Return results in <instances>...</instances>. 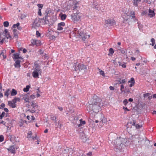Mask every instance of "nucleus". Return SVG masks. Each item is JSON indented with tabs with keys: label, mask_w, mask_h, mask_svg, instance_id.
<instances>
[{
	"label": "nucleus",
	"mask_w": 156,
	"mask_h": 156,
	"mask_svg": "<svg viewBox=\"0 0 156 156\" xmlns=\"http://www.w3.org/2000/svg\"><path fill=\"white\" fill-rule=\"evenodd\" d=\"M101 101V99L100 98L96 95H94L93 96L92 104L90 105L89 106H88L87 108V110H92L96 111L95 108H96L98 109H99Z\"/></svg>",
	"instance_id": "1"
},
{
	"label": "nucleus",
	"mask_w": 156,
	"mask_h": 156,
	"mask_svg": "<svg viewBox=\"0 0 156 156\" xmlns=\"http://www.w3.org/2000/svg\"><path fill=\"white\" fill-rule=\"evenodd\" d=\"M73 32L75 34L76 37L82 39L83 41H85L87 38H89L90 37L89 35H87L84 30L81 29L78 30L77 28H75Z\"/></svg>",
	"instance_id": "2"
},
{
	"label": "nucleus",
	"mask_w": 156,
	"mask_h": 156,
	"mask_svg": "<svg viewBox=\"0 0 156 156\" xmlns=\"http://www.w3.org/2000/svg\"><path fill=\"white\" fill-rule=\"evenodd\" d=\"M34 71L32 73V75L34 78H37L39 77V74H41L42 70L41 69V67L37 63H34Z\"/></svg>",
	"instance_id": "3"
},
{
	"label": "nucleus",
	"mask_w": 156,
	"mask_h": 156,
	"mask_svg": "<svg viewBox=\"0 0 156 156\" xmlns=\"http://www.w3.org/2000/svg\"><path fill=\"white\" fill-rule=\"evenodd\" d=\"M71 20L74 23H77L81 21V16L80 12L77 11L71 15Z\"/></svg>",
	"instance_id": "4"
},
{
	"label": "nucleus",
	"mask_w": 156,
	"mask_h": 156,
	"mask_svg": "<svg viewBox=\"0 0 156 156\" xmlns=\"http://www.w3.org/2000/svg\"><path fill=\"white\" fill-rule=\"evenodd\" d=\"M69 4L71 7V9L73 10H77L80 8L79 2L75 1L70 0L69 1Z\"/></svg>",
	"instance_id": "5"
},
{
	"label": "nucleus",
	"mask_w": 156,
	"mask_h": 156,
	"mask_svg": "<svg viewBox=\"0 0 156 156\" xmlns=\"http://www.w3.org/2000/svg\"><path fill=\"white\" fill-rule=\"evenodd\" d=\"M14 145L10 146L7 149V150L10 151L11 153L14 154L16 153V151L18 148Z\"/></svg>",
	"instance_id": "6"
},
{
	"label": "nucleus",
	"mask_w": 156,
	"mask_h": 156,
	"mask_svg": "<svg viewBox=\"0 0 156 156\" xmlns=\"http://www.w3.org/2000/svg\"><path fill=\"white\" fill-rule=\"evenodd\" d=\"M86 69H87V67L85 65L79 63L76 67H75V69L76 71H77L78 69L80 70Z\"/></svg>",
	"instance_id": "7"
},
{
	"label": "nucleus",
	"mask_w": 156,
	"mask_h": 156,
	"mask_svg": "<svg viewBox=\"0 0 156 156\" xmlns=\"http://www.w3.org/2000/svg\"><path fill=\"white\" fill-rule=\"evenodd\" d=\"M105 23L110 24L111 26H113L115 24V22L113 19H108L105 20Z\"/></svg>",
	"instance_id": "8"
},
{
	"label": "nucleus",
	"mask_w": 156,
	"mask_h": 156,
	"mask_svg": "<svg viewBox=\"0 0 156 156\" xmlns=\"http://www.w3.org/2000/svg\"><path fill=\"white\" fill-rule=\"evenodd\" d=\"M31 43L33 46L36 45V46H39L41 44V41L36 39H33Z\"/></svg>",
	"instance_id": "9"
},
{
	"label": "nucleus",
	"mask_w": 156,
	"mask_h": 156,
	"mask_svg": "<svg viewBox=\"0 0 156 156\" xmlns=\"http://www.w3.org/2000/svg\"><path fill=\"white\" fill-rule=\"evenodd\" d=\"M40 26L38 20L37 19H35L32 24V27L36 28L37 27H38Z\"/></svg>",
	"instance_id": "10"
},
{
	"label": "nucleus",
	"mask_w": 156,
	"mask_h": 156,
	"mask_svg": "<svg viewBox=\"0 0 156 156\" xmlns=\"http://www.w3.org/2000/svg\"><path fill=\"white\" fill-rule=\"evenodd\" d=\"M20 98L22 100H24L26 102H29L28 96L27 94H22L20 96Z\"/></svg>",
	"instance_id": "11"
},
{
	"label": "nucleus",
	"mask_w": 156,
	"mask_h": 156,
	"mask_svg": "<svg viewBox=\"0 0 156 156\" xmlns=\"http://www.w3.org/2000/svg\"><path fill=\"white\" fill-rule=\"evenodd\" d=\"M65 23L64 22H61L58 23V24L57 30H63V27L65 26Z\"/></svg>",
	"instance_id": "12"
},
{
	"label": "nucleus",
	"mask_w": 156,
	"mask_h": 156,
	"mask_svg": "<svg viewBox=\"0 0 156 156\" xmlns=\"http://www.w3.org/2000/svg\"><path fill=\"white\" fill-rule=\"evenodd\" d=\"M13 33V38H15L16 40H17L18 38V34L19 33L16 29H14L12 31Z\"/></svg>",
	"instance_id": "13"
},
{
	"label": "nucleus",
	"mask_w": 156,
	"mask_h": 156,
	"mask_svg": "<svg viewBox=\"0 0 156 156\" xmlns=\"http://www.w3.org/2000/svg\"><path fill=\"white\" fill-rule=\"evenodd\" d=\"M12 58L14 60L18 59H23V58L21 56H20L19 54L18 53H16L14 54Z\"/></svg>",
	"instance_id": "14"
},
{
	"label": "nucleus",
	"mask_w": 156,
	"mask_h": 156,
	"mask_svg": "<svg viewBox=\"0 0 156 156\" xmlns=\"http://www.w3.org/2000/svg\"><path fill=\"white\" fill-rule=\"evenodd\" d=\"M8 105L12 108H15L16 107V103L13 101L12 100L11 101H8Z\"/></svg>",
	"instance_id": "15"
},
{
	"label": "nucleus",
	"mask_w": 156,
	"mask_h": 156,
	"mask_svg": "<svg viewBox=\"0 0 156 156\" xmlns=\"http://www.w3.org/2000/svg\"><path fill=\"white\" fill-rule=\"evenodd\" d=\"M98 116L100 118L99 122H105V118L104 117V115L102 114H100L98 115Z\"/></svg>",
	"instance_id": "16"
},
{
	"label": "nucleus",
	"mask_w": 156,
	"mask_h": 156,
	"mask_svg": "<svg viewBox=\"0 0 156 156\" xmlns=\"http://www.w3.org/2000/svg\"><path fill=\"white\" fill-rule=\"evenodd\" d=\"M21 61L19 60H17L15 61V63L14 66L16 68H20L21 66H20Z\"/></svg>",
	"instance_id": "17"
},
{
	"label": "nucleus",
	"mask_w": 156,
	"mask_h": 156,
	"mask_svg": "<svg viewBox=\"0 0 156 156\" xmlns=\"http://www.w3.org/2000/svg\"><path fill=\"white\" fill-rule=\"evenodd\" d=\"M51 11L50 10H47L46 11L44 15L46 17H48L51 15Z\"/></svg>",
	"instance_id": "18"
},
{
	"label": "nucleus",
	"mask_w": 156,
	"mask_h": 156,
	"mask_svg": "<svg viewBox=\"0 0 156 156\" xmlns=\"http://www.w3.org/2000/svg\"><path fill=\"white\" fill-rule=\"evenodd\" d=\"M20 23H17L16 24H14L12 27L13 28H16L19 30H21V27L20 26Z\"/></svg>",
	"instance_id": "19"
},
{
	"label": "nucleus",
	"mask_w": 156,
	"mask_h": 156,
	"mask_svg": "<svg viewBox=\"0 0 156 156\" xmlns=\"http://www.w3.org/2000/svg\"><path fill=\"white\" fill-rule=\"evenodd\" d=\"M59 16L60 17L61 19L62 20H64L66 19L67 17V15L66 14H63L62 13H61L59 14Z\"/></svg>",
	"instance_id": "20"
},
{
	"label": "nucleus",
	"mask_w": 156,
	"mask_h": 156,
	"mask_svg": "<svg viewBox=\"0 0 156 156\" xmlns=\"http://www.w3.org/2000/svg\"><path fill=\"white\" fill-rule=\"evenodd\" d=\"M41 20H44V24H48L49 21L48 19V17H46L44 16L43 18L41 19Z\"/></svg>",
	"instance_id": "21"
},
{
	"label": "nucleus",
	"mask_w": 156,
	"mask_h": 156,
	"mask_svg": "<svg viewBox=\"0 0 156 156\" xmlns=\"http://www.w3.org/2000/svg\"><path fill=\"white\" fill-rule=\"evenodd\" d=\"M129 82H131V83L129 84V86L130 87H132L134 85L135 83V81L134 78L133 77L131 78L130 81H129Z\"/></svg>",
	"instance_id": "22"
},
{
	"label": "nucleus",
	"mask_w": 156,
	"mask_h": 156,
	"mask_svg": "<svg viewBox=\"0 0 156 156\" xmlns=\"http://www.w3.org/2000/svg\"><path fill=\"white\" fill-rule=\"evenodd\" d=\"M148 15L150 17H153L155 15L154 11L149 9Z\"/></svg>",
	"instance_id": "23"
},
{
	"label": "nucleus",
	"mask_w": 156,
	"mask_h": 156,
	"mask_svg": "<svg viewBox=\"0 0 156 156\" xmlns=\"http://www.w3.org/2000/svg\"><path fill=\"white\" fill-rule=\"evenodd\" d=\"M31 106L34 109L35 108H37L38 107V105L36 103H35L34 101H33L31 102Z\"/></svg>",
	"instance_id": "24"
},
{
	"label": "nucleus",
	"mask_w": 156,
	"mask_h": 156,
	"mask_svg": "<svg viewBox=\"0 0 156 156\" xmlns=\"http://www.w3.org/2000/svg\"><path fill=\"white\" fill-rule=\"evenodd\" d=\"M119 66H121L123 68H126V63L124 62H118Z\"/></svg>",
	"instance_id": "25"
},
{
	"label": "nucleus",
	"mask_w": 156,
	"mask_h": 156,
	"mask_svg": "<svg viewBox=\"0 0 156 156\" xmlns=\"http://www.w3.org/2000/svg\"><path fill=\"white\" fill-rule=\"evenodd\" d=\"M17 91L16 90H15L14 89H13L12 90V91L11 92V95L12 96H15L17 94Z\"/></svg>",
	"instance_id": "26"
},
{
	"label": "nucleus",
	"mask_w": 156,
	"mask_h": 156,
	"mask_svg": "<svg viewBox=\"0 0 156 156\" xmlns=\"http://www.w3.org/2000/svg\"><path fill=\"white\" fill-rule=\"evenodd\" d=\"M30 88V86L29 85H27L26 87L24 88L23 89V91L25 92H27L29 90V89Z\"/></svg>",
	"instance_id": "27"
},
{
	"label": "nucleus",
	"mask_w": 156,
	"mask_h": 156,
	"mask_svg": "<svg viewBox=\"0 0 156 156\" xmlns=\"http://www.w3.org/2000/svg\"><path fill=\"white\" fill-rule=\"evenodd\" d=\"M13 101L15 102V103L17 102H20V99L19 98L15 97L12 100Z\"/></svg>",
	"instance_id": "28"
},
{
	"label": "nucleus",
	"mask_w": 156,
	"mask_h": 156,
	"mask_svg": "<svg viewBox=\"0 0 156 156\" xmlns=\"http://www.w3.org/2000/svg\"><path fill=\"white\" fill-rule=\"evenodd\" d=\"M114 53V51L113 49L111 48L109 49V53L108 54V55H112Z\"/></svg>",
	"instance_id": "29"
},
{
	"label": "nucleus",
	"mask_w": 156,
	"mask_h": 156,
	"mask_svg": "<svg viewBox=\"0 0 156 156\" xmlns=\"http://www.w3.org/2000/svg\"><path fill=\"white\" fill-rule=\"evenodd\" d=\"M5 35V37L9 39L10 40H11L12 39V37L10 35V34L9 33H8L7 34H6Z\"/></svg>",
	"instance_id": "30"
},
{
	"label": "nucleus",
	"mask_w": 156,
	"mask_h": 156,
	"mask_svg": "<svg viewBox=\"0 0 156 156\" xmlns=\"http://www.w3.org/2000/svg\"><path fill=\"white\" fill-rule=\"evenodd\" d=\"M16 137H11L10 140L14 144L15 141H16Z\"/></svg>",
	"instance_id": "31"
},
{
	"label": "nucleus",
	"mask_w": 156,
	"mask_h": 156,
	"mask_svg": "<svg viewBox=\"0 0 156 156\" xmlns=\"http://www.w3.org/2000/svg\"><path fill=\"white\" fill-rule=\"evenodd\" d=\"M80 123L78 125V127L82 125V124H85L86 123L85 121H82V119L80 120Z\"/></svg>",
	"instance_id": "32"
},
{
	"label": "nucleus",
	"mask_w": 156,
	"mask_h": 156,
	"mask_svg": "<svg viewBox=\"0 0 156 156\" xmlns=\"http://www.w3.org/2000/svg\"><path fill=\"white\" fill-rule=\"evenodd\" d=\"M10 90L9 89L7 90L5 92L4 95H5L7 97H8L9 95V94Z\"/></svg>",
	"instance_id": "33"
},
{
	"label": "nucleus",
	"mask_w": 156,
	"mask_h": 156,
	"mask_svg": "<svg viewBox=\"0 0 156 156\" xmlns=\"http://www.w3.org/2000/svg\"><path fill=\"white\" fill-rule=\"evenodd\" d=\"M118 50H119L122 54H124L125 53V51L123 49L121 48L120 47L118 48Z\"/></svg>",
	"instance_id": "34"
},
{
	"label": "nucleus",
	"mask_w": 156,
	"mask_h": 156,
	"mask_svg": "<svg viewBox=\"0 0 156 156\" xmlns=\"http://www.w3.org/2000/svg\"><path fill=\"white\" fill-rule=\"evenodd\" d=\"M134 1V4L137 6L138 4L140 2L141 0H133Z\"/></svg>",
	"instance_id": "35"
},
{
	"label": "nucleus",
	"mask_w": 156,
	"mask_h": 156,
	"mask_svg": "<svg viewBox=\"0 0 156 156\" xmlns=\"http://www.w3.org/2000/svg\"><path fill=\"white\" fill-rule=\"evenodd\" d=\"M2 55L3 56L4 58L5 59L6 58V56L4 55L3 51H2L0 53V56H1Z\"/></svg>",
	"instance_id": "36"
},
{
	"label": "nucleus",
	"mask_w": 156,
	"mask_h": 156,
	"mask_svg": "<svg viewBox=\"0 0 156 156\" xmlns=\"http://www.w3.org/2000/svg\"><path fill=\"white\" fill-rule=\"evenodd\" d=\"M3 25L5 27H7L9 25V23L8 21H5L3 23Z\"/></svg>",
	"instance_id": "37"
},
{
	"label": "nucleus",
	"mask_w": 156,
	"mask_h": 156,
	"mask_svg": "<svg viewBox=\"0 0 156 156\" xmlns=\"http://www.w3.org/2000/svg\"><path fill=\"white\" fill-rule=\"evenodd\" d=\"M49 38L51 40H55L56 38V37L54 35H51L50 36H48Z\"/></svg>",
	"instance_id": "38"
},
{
	"label": "nucleus",
	"mask_w": 156,
	"mask_h": 156,
	"mask_svg": "<svg viewBox=\"0 0 156 156\" xmlns=\"http://www.w3.org/2000/svg\"><path fill=\"white\" fill-rule=\"evenodd\" d=\"M137 23L138 24V28L140 30H141L143 28V26L142 24L140 23L139 22H138Z\"/></svg>",
	"instance_id": "39"
},
{
	"label": "nucleus",
	"mask_w": 156,
	"mask_h": 156,
	"mask_svg": "<svg viewBox=\"0 0 156 156\" xmlns=\"http://www.w3.org/2000/svg\"><path fill=\"white\" fill-rule=\"evenodd\" d=\"M51 120L53 121H56V117L54 115H51Z\"/></svg>",
	"instance_id": "40"
},
{
	"label": "nucleus",
	"mask_w": 156,
	"mask_h": 156,
	"mask_svg": "<svg viewBox=\"0 0 156 156\" xmlns=\"http://www.w3.org/2000/svg\"><path fill=\"white\" fill-rule=\"evenodd\" d=\"M151 42H152L151 45L152 46H154L155 44V40L154 38H151Z\"/></svg>",
	"instance_id": "41"
},
{
	"label": "nucleus",
	"mask_w": 156,
	"mask_h": 156,
	"mask_svg": "<svg viewBox=\"0 0 156 156\" xmlns=\"http://www.w3.org/2000/svg\"><path fill=\"white\" fill-rule=\"evenodd\" d=\"M38 14L39 16H41L42 15V13L41 12V9H39L38 11Z\"/></svg>",
	"instance_id": "42"
},
{
	"label": "nucleus",
	"mask_w": 156,
	"mask_h": 156,
	"mask_svg": "<svg viewBox=\"0 0 156 156\" xmlns=\"http://www.w3.org/2000/svg\"><path fill=\"white\" fill-rule=\"evenodd\" d=\"M100 74L103 76H105L104 72L103 70H101L100 71Z\"/></svg>",
	"instance_id": "43"
},
{
	"label": "nucleus",
	"mask_w": 156,
	"mask_h": 156,
	"mask_svg": "<svg viewBox=\"0 0 156 156\" xmlns=\"http://www.w3.org/2000/svg\"><path fill=\"white\" fill-rule=\"evenodd\" d=\"M128 103V101L126 99H125L123 101V103L125 105H126Z\"/></svg>",
	"instance_id": "44"
},
{
	"label": "nucleus",
	"mask_w": 156,
	"mask_h": 156,
	"mask_svg": "<svg viewBox=\"0 0 156 156\" xmlns=\"http://www.w3.org/2000/svg\"><path fill=\"white\" fill-rule=\"evenodd\" d=\"M119 83H124L126 82V80L125 79L122 80H120L119 81Z\"/></svg>",
	"instance_id": "45"
},
{
	"label": "nucleus",
	"mask_w": 156,
	"mask_h": 156,
	"mask_svg": "<svg viewBox=\"0 0 156 156\" xmlns=\"http://www.w3.org/2000/svg\"><path fill=\"white\" fill-rule=\"evenodd\" d=\"M37 6L39 9H41L43 7V5L41 4H37Z\"/></svg>",
	"instance_id": "46"
},
{
	"label": "nucleus",
	"mask_w": 156,
	"mask_h": 156,
	"mask_svg": "<svg viewBox=\"0 0 156 156\" xmlns=\"http://www.w3.org/2000/svg\"><path fill=\"white\" fill-rule=\"evenodd\" d=\"M131 15L130 16H131L132 17V18H134L135 17V14H134V12H131Z\"/></svg>",
	"instance_id": "47"
},
{
	"label": "nucleus",
	"mask_w": 156,
	"mask_h": 156,
	"mask_svg": "<svg viewBox=\"0 0 156 156\" xmlns=\"http://www.w3.org/2000/svg\"><path fill=\"white\" fill-rule=\"evenodd\" d=\"M124 88V86L123 85H122L121 86V88L120 90L121 91V92H123V89Z\"/></svg>",
	"instance_id": "48"
},
{
	"label": "nucleus",
	"mask_w": 156,
	"mask_h": 156,
	"mask_svg": "<svg viewBox=\"0 0 156 156\" xmlns=\"http://www.w3.org/2000/svg\"><path fill=\"white\" fill-rule=\"evenodd\" d=\"M36 34L37 36L38 37L40 36V35H41L40 33L38 31H36Z\"/></svg>",
	"instance_id": "49"
},
{
	"label": "nucleus",
	"mask_w": 156,
	"mask_h": 156,
	"mask_svg": "<svg viewBox=\"0 0 156 156\" xmlns=\"http://www.w3.org/2000/svg\"><path fill=\"white\" fill-rule=\"evenodd\" d=\"M135 126L136 128H140L142 126L141 125H140L138 124H136L135 125Z\"/></svg>",
	"instance_id": "50"
},
{
	"label": "nucleus",
	"mask_w": 156,
	"mask_h": 156,
	"mask_svg": "<svg viewBox=\"0 0 156 156\" xmlns=\"http://www.w3.org/2000/svg\"><path fill=\"white\" fill-rule=\"evenodd\" d=\"M87 155L88 156H91L92 155V152H89L87 153Z\"/></svg>",
	"instance_id": "51"
},
{
	"label": "nucleus",
	"mask_w": 156,
	"mask_h": 156,
	"mask_svg": "<svg viewBox=\"0 0 156 156\" xmlns=\"http://www.w3.org/2000/svg\"><path fill=\"white\" fill-rule=\"evenodd\" d=\"M30 98L32 99H34L35 98V95L34 94H32L30 96Z\"/></svg>",
	"instance_id": "52"
},
{
	"label": "nucleus",
	"mask_w": 156,
	"mask_h": 156,
	"mask_svg": "<svg viewBox=\"0 0 156 156\" xmlns=\"http://www.w3.org/2000/svg\"><path fill=\"white\" fill-rule=\"evenodd\" d=\"M1 107V109L2 108H4L5 106V105L4 103H2L0 105Z\"/></svg>",
	"instance_id": "53"
},
{
	"label": "nucleus",
	"mask_w": 156,
	"mask_h": 156,
	"mask_svg": "<svg viewBox=\"0 0 156 156\" xmlns=\"http://www.w3.org/2000/svg\"><path fill=\"white\" fill-rule=\"evenodd\" d=\"M32 132L30 131H29L27 133V135L29 136H31L32 135Z\"/></svg>",
	"instance_id": "54"
},
{
	"label": "nucleus",
	"mask_w": 156,
	"mask_h": 156,
	"mask_svg": "<svg viewBox=\"0 0 156 156\" xmlns=\"http://www.w3.org/2000/svg\"><path fill=\"white\" fill-rule=\"evenodd\" d=\"M5 38H3L1 40L0 43L1 44H2L4 42V41L5 40Z\"/></svg>",
	"instance_id": "55"
},
{
	"label": "nucleus",
	"mask_w": 156,
	"mask_h": 156,
	"mask_svg": "<svg viewBox=\"0 0 156 156\" xmlns=\"http://www.w3.org/2000/svg\"><path fill=\"white\" fill-rule=\"evenodd\" d=\"M58 108L60 111H62L63 110V108L62 107H58Z\"/></svg>",
	"instance_id": "56"
},
{
	"label": "nucleus",
	"mask_w": 156,
	"mask_h": 156,
	"mask_svg": "<svg viewBox=\"0 0 156 156\" xmlns=\"http://www.w3.org/2000/svg\"><path fill=\"white\" fill-rule=\"evenodd\" d=\"M109 88L111 90H114V87L112 86L109 87Z\"/></svg>",
	"instance_id": "57"
},
{
	"label": "nucleus",
	"mask_w": 156,
	"mask_h": 156,
	"mask_svg": "<svg viewBox=\"0 0 156 156\" xmlns=\"http://www.w3.org/2000/svg\"><path fill=\"white\" fill-rule=\"evenodd\" d=\"M4 32L5 33V34L9 33L8 32V30L7 29H5L4 30Z\"/></svg>",
	"instance_id": "58"
},
{
	"label": "nucleus",
	"mask_w": 156,
	"mask_h": 156,
	"mask_svg": "<svg viewBox=\"0 0 156 156\" xmlns=\"http://www.w3.org/2000/svg\"><path fill=\"white\" fill-rule=\"evenodd\" d=\"M123 108V109H124L125 110H126L127 111H129V110H130L129 109H128L127 107H124Z\"/></svg>",
	"instance_id": "59"
},
{
	"label": "nucleus",
	"mask_w": 156,
	"mask_h": 156,
	"mask_svg": "<svg viewBox=\"0 0 156 156\" xmlns=\"http://www.w3.org/2000/svg\"><path fill=\"white\" fill-rule=\"evenodd\" d=\"M131 59L133 61H134V60H136V58L133 57H131Z\"/></svg>",
	"instance_id": "60"
},
{
	"label": "nucleus",
	"mask_w": 156,
	"mask_h": 156,
	"mask_svg": "<svg viewBox=\"0 0 156 156\" xmlns=\"http://www.w3.org/2000/svg\"><path fill=\"white\" fill-rule=\"evenodd\" d=\"M4 140V137H0V142H2Z\"/></svg>",
	"instance_id": "61"
},
{
	"label": "nucleus",
	"mask_w": 156,
	"mask_h": 156,
	"mask_svg": "<svg viewBox=\"0 0 156 156\" xmlns=\"http://www.w3.org/2000/svg\"><path fill=\"white\" fill-rule=\"evenodd\" d=\"M4 110L5 112H9V110L8 108H4Z\"/></svg>",
	"instance_id": "62"
},
{
	"label": "nucleus",
	"mask_w": 156,
	"mask_h": 156,
	"mask_svg": "<svg viewBox=\"0 0 156 156\" xmlns=\"http://www.w3.org/2000/svg\"><path fill=\"white\" fill-rule=\"evenodd\" d=\"M23 51V53H25L27 52V50L25 48H24Z\"/></svg>",
	"instance_id": "63"
},
{
	"label": "nucleus",
	"mask_w": 156,
	"mask_h": 156,
	"mask_svg": "<svg viewBox=\"0 0 156 156\" xmlns=\"http://www.w3.org/2000/svg\"><path fill=\"white\" fill-rule=\"evenodd\" d=\"M29 111H30V112H31L32 113H34L35 112V111H34V110H30Z\"/></svg>",
	"instance_id": "64"
}]
</instances>
